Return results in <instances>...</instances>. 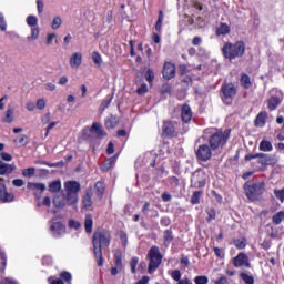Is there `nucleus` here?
<instances>
[{
    "label": "nucleus",
    "mask_w": 284,
    "mask_h": 284,
    "mask_svg": "<svg viewBox=\"0 0 284 284\" xmlns=\"http://www.w3.org/2000/svg\"><path fill=\"white\" fill-rule=\"evenodd\" d=\"M39 27H32L30 36L27 37V41H37V39H39Z\"/></svg>",
    "instance_id": "29"
},
{
    "label": "nucleus",
    "mask_w": 284,
    "mask_h": 284,
    "mask_svg": "<svg viewBox=\"0 0 284 284\" xmlns=\"http://www.w3.org/2000/svg\"><path fill=\"white\" fill-rule=\"evenodd\" d=\"M172 232L170 231H165L164 232V242H165V245H170V243H172Z\"/></svg>",
    "instance_id": "53"
},
{
    "label": "nucleus",
    "mask_w": 284,
    "mask_h": 284,
    "mask_svg": "<svg viewBox=\"0 0 284 284\" xmlns=\"http://www.w3.org/2000/svg\"><path fill=\"white\" fill-rule=\"evenodd\" d=\"M210 282V280L207 278V276L202 275V276H196L194 278V283L195 284H207Z\"/></svg>",
    "instance_id": "45"
},
{
    "label": "nucleus",
    "mask_w": 284,
    "mask_h": 284,
    "mask_svg": "<svg viewBox=\"0 0 284 284\" xmlns=\"http://www.w3.org/2000/svg\"><path fill=\"white\" fill-rule=\"evenodd\" d=\"M65 201H68L65 197L61 195H55L53 197V205L54 207H65Z\"/></svg>",
    "instance_id": "25"
},
{
    "label": "nucleus",
    "mask_w": 284,
    "mask_h": 284,
    "mask_svg": "<svg viewBox=\"0 0 284 284\" xmlns=\"http://www.w3.org/2000/svg\"><path fill=\"white\" fill-rule=\"evenodd\" d=\"M0 201L2 203H12L14 201V193L8 192V187L3 183V178H0Z\"/></svg>",
    "instance_id": "8"
},
{
    "label": "nucleus",
    "mask_w": 284,
    "mask_h": 284,
    "mask_svg": "<svg viewBox=\"0 0 284 284\" xmlns=\"http://www.w3.org/2000/svg\"><path fill=\"white\" fill-rule=\"evenodd\" d=\"M62 23H63V20L61 19V17H54L51 23V28L53 30H59Z\"/></svg>",
    "instance_id": "39"
},
{
    "label": "nucleus",
    "mask_w": 284,
    "mask_h": 284,
    "mask_svg": "<svg viewBox=\"0 0 284 284\" xmlns=\"http://www.w3.org/2000/svg\"><path fill=\"white\" fill-rule=\"evenodd\" d=\"M26 109L28 110V112H34V110H37V104L34 102H28L26 104Z\"/></svg>",
    "instance_id": "60"
},
{
    "label": "nucleus",
    "mask_w": 284,
    "mask_h": 284,
    "mask_svg": "<svg viewBox=\"0 0 284 284\" xmlns=\"http://www.w3.org/2000/svg\"><path fill=\"white\" fill-rule=\"evenodd\" d=\"M82 64H83V53H81L79 51L73 52L69 59L70 68H72V70H79L80 65H82Z\"/></svg>",
    "instance_id": "11"
},
{
    "label": "nucleus",
    "mask_w": 284,
    "mask_h": 284,
    "mask_svg": "<svg viewBox=\"0 0 284 284\" xmlns=\"http://www.w3.org/2000/svg\"><path fill=\"white\" fill-rule=\"evenodd\" d=\"M114 265L111 268L112 276H116V274H120V272L123 270V263L121 262V253L114 254Z\"/></svg>",
    "instance_id": "14"
},
{
    "label": "nucleus",
    "mask_w": 284,
    "mask_h": 284,
    "mask_svg": "<svg viewBox=\"0 0 284 284\" xmlns=\"http://www.w3.org/2000/svg\"><path fill=\"white\" fill-rule=\"evenodd\" d=\"M171 276L174 281H181V271L179 270L173 271Z\"/></svg>",
    "instance_id": "61"
},
{
    "label": "nucleus",
    "mask_w": 284,
    "mask_h": 284,
    "mask_svg": "<svg viewBox=\"0 0 284 284\" xmlns=\"http://www.w3.org/2000/svg\"><path fill=\"white\" fill-rule=\"evenodd\" d=\"M12 185H14V187H23L26 182L22 179H16L12 181Z\"/></svg>",
    "instance_id": "55"
},
{
    "label": "nucleus",
    "mask_w": 284,
    "mask_h": 284,
    "mask_svg": "<svg viewBox=\"0 0 284 284\" xmlns=\"http://www.w3.org/2000/svg\"><path fill=\"white\" fill-rule=\"evenodd\" d=\"M162 130L163 134H165L166 136H173L174 132H176V124H174V122L172 121H165Z\"/></svg>",
    "instance_id": "16"
},
{
    "label": "nucleus",
    "mask_w": 284,
    "mask_h": 284,
    "mask_svg": "<svg viewBox=\"0 0 284 284\" xmlns=\"http://www.w3.org/2000/svg\"><path fill=\"white\" fill-rule=\"evenodd\" d=\"M0 156L2 161H12V155L8 152H1Z\"/></svg>",
    "instance_id": "59"
},
{
    "label": "nucleus",
    "mask_w": 284,
    "mask_h": 284,
    "mask_svg": "<svg viewBox=\"0 0 284 284\" xmlns=\"http://www.w3.org/2000/svg\"><path fill=\"white\" fill-rule=\"evenodd\" d=\"M234 245H235V247H237V250H243L246 244H245V241H244V240H236V241L234 242Z\"/></svg>",
    "instance_id": "57"
},
{
    "label": "nucleus",
    "mask_w": 284,
    "mask_h": 284,
    "mask_svg": "<svg viewBox=\"0 0 284 284\" xmlns=\"http://www.w3.org/2000/svg\"><path fill=\"white\" fill-rule=\"evenodd\" d=\"M93 252L99 267L103 265V250L110 246V233L99 231L93 234Z\"/></svg>",
    "instance_id": "1"
},
{
    "label": "nucleus",
    "mask_w": 284,
    "mask_h": 284,
    "mask_svg": "<svg viewBox=\"0 0 284 284\" xmlns=\"http://www.w3.org/2000/svg\"><path fill=\"white\" fill-rule=\"evenodd\" d=\"M17 170L16 164H8L3 161H0V176H3L4 174H12Z\"/></svg>",
    "instance_id": "17"
},
{
    "label": "nucleus",
    "mask_w": 284,
    "mask_h": 284,
    "mask_svg": "<svg viewBox=\"0 0 284 284\" xmlns=\"http://www.w3.org/2000/svg\"><path fill=\"white\" fill-rule=\"evenodd\" d=\"M27 187L31 190V192H45V184L43 183L29 182Z\"/></svg>",
    "instance_id": "19"
},
{
    "label": "nucleus",
    "mask_w": 284,
    "mask_h": 284,
    "mask_svg": "<svg viewBox=\"0 0 284 284\" xmlns=\"http://www.w3.org/2000/svg\"><path fill=\"white\" fill-rule=\"evenodd\" d=\"M68 81H69L68 77L62 75V77H60L58 83H59V85H68Z\"/></svg>",
    "instance_id": "62"
},
{
    "label": "nucleus",
    "mask_w": 284,
    "mask_h": 284,
    "mask_svg": "<svg viewBox=\"0 0 284 284\" xmlns=\"http://www.w3.org/2000/svg\"><path fill=\"white\" fill-rule=\"evenodd\" d=\"M115 162H116V156L110 158L106 162H104V163L101 165V170H102L103 172H108L109 170L112 169V165H114Z\"/></svg>",
    "instance_id": "26"
},
{
    "label": "nucleus",
    "mask_w": 284,
    "mask_h": 284,
    "mask_svg": "<svg viewBox=\"0 0 284 284\" xmlns=\"http://www.w3.org/2000/svg\"><path fill=\"white\" fill-rule=\"evenodd\" d=\"M240 278H242L245 284H254V276L247 275V273H241Z\"/></svg>",
    "instance_id": "41"
},
{
    "label": "nucleus",
    "mask_w": 284,
    "mask_h": 284,
    "mask_svg": "<svg viewBox=\"0 0 284 284\" xmlns=\"http://www.w3.org/2000/svg\"><path fill=\"white\" fill-rule=\"evenodd\" d=\"M97 196L99 200L103 199V192H105V184L103 182L95 183Z\"/></svg>",
    "instance_id": "30"
},
{
    "label": "nucleus",
    "mask_w": 284,
    "mask_h": 284,
    "mask_svg": "<svg viewBox=\"0 0 284 284\" xmlns=\"http://www.w3.org/2000/svg\"><path fill=\"white\" fill-rule=\"evenodd\" d=\"M231 29L227 26V23H220V26L216 28V36L217 37H225V34H230Z\"/></svg>",
    "instance_id": "20"
},
{
    "label": "nucleus",
    "mask_w": 284,
    "mask_h": 284,
    "mask_svg": "<svg viewBox=\"0 0 284 284\" xmlns=\"http://www.w3.org/2000/svg\"><path fill=\"white\" fill-rule=\"evenodd\" d=\"M45 105H47L45 99H38L37 100L36 108L38 110H45Z\"/></svg>",
    "instance_id": "49"
},
{
    "label": "nucleus",
    "mask_w": 284,
    "mask_h": 284,
    "mask_svg": "<svg viewBox=\"0 0 284 284\" xmlns=\"http://www.w3.org/2000/svg\"><path fill=\"white\" fill-rule=\"evenodd\" d=\"M69 227H72L73 230H79V227H81V223H79L78 221H74V220H70Z\"/></svg>",
    "instance_id": "58"
},
{
    "label": "nucleus",
    "mask_w": 284,
    "mask_h": 284,
    "mask_svg": "<svg viewBox=\"0 0 284 284\" xmlns=\"http://www.w3.org/2000/svg\"><path fill=\"white\" fill-rule=\"evenodd\" d=\"M91 132L93 134H97L98 136H103V129L101 128V124H99V123L92 124Z\"/></svg>",
    "instance_id": "37"
},
{
    "label": "nucleus",
    "mask_w": 284,
    "mask_h": 284,
    "mask_svg": "<svg viewBox=\"0 0 284 284\" xmlns=\"http://www.w3.org/2000/svg\"><path fill=\"white\" fill-rule=\"evenodd\" d=\"M274 150V146L272 145V142L267 140H263L260 143V151L261 152H272Z\"/></svg>",
    "instance_id": "23"
},
{
    "label": "nucleus",
    "mask_w": 284,
    "mask_h": 284,
    "mask_svg": "<svg viewBox=\"0 0 284 284\" xmlns=\"http://www.w3.org/2000/svg\"><path fill=\"white\" fill-rule=\"evenodd\" d=\"M162 74L168 81H170V79H174V77H176V67L171 62H165Z\"/></svg>",
    "instance_id": "12"
},
{
    "label": "nucleus",
    "mask_w": 284,
    "mask_h": 284,
    "mask_svg": "<svg viewBox=\"0 0 284 284\" xmlns=\"http://www.w3.org/2000/svg\"><path fill=\"white\" fill-rule=\"evenodd\" d=\"M1 284H19V283H17V281H14V280H12V278H10V277H7V278H4V280L2 281Z\"/></svg>",
    "instance_id": "63"
},
{
    "label": "nucleus",
    "mask_w": 284,
    "mask_h": 284,
    "mask_svg": "<svg viewBox=\"0 0 284 284\" xmlns=\"http://www.w3.org/2000/svg\"><path fill=\"white\" fill-rule=\"evenodd\" d=\"M215 284H227V277H225V276L220 277V278L215 282Z\"/></svg>",
    "instance_id": "64"
},
{
    "label": "nucleus",
    "mask_w": 284,
    "mask_h": 284,
    "mask_svg": "<svg viewBox=\"0 0 284 284\" xmlns=\"http://www.w3.org/2000/svg\"><path fill=\"white\" fill-rule=\"evenodd\" d=\"M267 118V115H265V113H260L257 116H256V120H255V125L257 128H263V125H265V119Z\"/></svg>",
    "instance_id": "35"
},
{
    "label": "nucleus",
    "mask_w": 284,
    "mask_h": 284,
    "mask_svg": "<svg viewBox=\"0 0 284 284\" xmlns=\"http://www.w3.org/2000/svg\"><path fill=\"white\" fill-rule=\"evenodd\" d=\"M222 92L224 94V101L232 103V99L236 95V87L232 83H226L222 87Z\"/></svg>",
    "instance_id": "9"
},
{
    "label": "nucleus",
    "mask_w": 284,
    "mask_h": 284,
    "mask_svg": "<svg viewBox=\"0 0 284 284\" xmlns=\"http://www.w3.org/2000/svg\"><path fill=\"white\" fill-rule=\"evenodd\" d=\"M274 194H275L276 199H278L283 203V201H284V189L275 190Z\"/></svg>",
    "instance_id": "56"
},
{
    "label": "nucleus",
    "mask_w": 284,
    "mask_h": 284,
    "mask_svg": "<svg viewBox=\"0 0 284 284\" xmlns=\"http://www.w3.org/2000/svg\"><path fill=\"white\" fill-rule=\"evenodd\" d=\"M13 143L17 145V148H26V144L28 143V135H20V138L13 140Z\"/></svg>",
    "instance_id": "27"
},
{
    "label": "nucleus",
    "mask_w": 284,
    "mask_h": 284,
    "mask_svg": "<svg viewBox=\"0 0 284 284\" xmlns=\"http://www.w3.org/2000/svg\"><path fill=\"white\" fill-rule=\"evenodd\" d=\"M227 139H230L229 132H217L213 134L210 139L211 150H219V148H223L225 143H227Z\"/></svg>",
    "instance_id": "6"
},
{
    "label": "nucleus",
    "mask_w": 284,
    "mask_h": 284,
    "mask_svg": "<svg viewBox=\"0 0 284 284\" xmlns=\"http://www.w3.org/2000/svg\"><path fill=\"white\" fill-rule=\"evenodd\" d=\"M119 239H120L122 245L125 247V245H128V234H125V232H120Z\"/></svg>",
    "instance_id": "54"
},
{
    "label": "nucleus",
    "mask_w": 284,
    "mask_h": 284,
    "mask_svg": "<svg viewBox=\"0 0 284 284\" xmlns=\"http://www.w3.org/2000/svg\"><path fill=\"white\" fill-rule=\"evenodd\" d=\"M196 156L200 161H210L212 159V149L207 144H202L196 151Z\"/></svg>",
    "instance_id": "10"
},
{
    "label": "nucleus",
    "mask_w": 284,
    "mask_h": 284,
    "mask_svg": "<svg viewBox=\"0 0 284 284\" xmlns=\"http://www.w3.org/2000/svg\"><path fill=\"white\" fill-rule=\"evenodd\" d=\"M145 80L149 83H152V81H154V71L152 69H149L145 73Z\"/></svg>",
    "instance_id": "51"
},
{
    "label": "nucleus",
    "mask_w": 284,
    "mask_h": 284,
    "mask_svg": "<svg viewBox=\"0 0 284 284\" xmlns=\"http://www.w3.org/2000/svg\"><path fill=\"white\" fill-rule=\"evenodd\" d=\"M116 125H119V118L110 116L106 119L105 128H108V130H112V129L116 128Z\"/></svg>",
    "instance_id": "24"
},
{
    "label": "nucleus",
    "mask_w": 284,
    "mask_h": 284,
    "mask_svg": "<svg viewBox=\"0 0 284 284\" xmlns=\"http://www.w3.org/2000/svg\"><path fill=\"white\" fill-rule=\"evenodd\" d=\"M201 196H203V193L201 191H195L191 196V203L193 205L199 204V202L201 201Z\"/></svg>",
    "instance_id": "40"
},
{
    "label": "nucleus",
    "mask_w": 284,
    "mask_h": 284,
    "mask_svg": "<svg viewBox=\"0 0 284 284\" xmlns=\"http://www.w3.org/2000/svg\"><path fill=\"white\" fill-rule=\"evenodd\" d=\"M14 121V110L13 109H8L6 111V116L3 119L4 123H12Z\"/></svg>",
    "instance_id": "33"
},
{
    "label": "nucleus",
    "mask_w": 284,
    "mask_h": 284,
    "mask_svg": "<svg viewBox=\"0 0 284 284\" xmlns=\"http://www.w3.org/2000/svg\"><path fill=\"white\" fill-rule=\"evenodd\" d=\"M136 93L140 94V97H143V94H148V84L142 83L140 88H138Z\"/></svg>",
    "instance_id": "50"
},
{
    "label": "nucleus",
    "mask_w": 284,
    "mask_h": 284,
    "mask_svg": "<svg viewBox=\"0 0 284 284\" xmlns=\"http://www.w3.org/2000/svg\"><path fill=\"white\" fill-rule=\"evenodd\" d=\"M281 104V100L278 98H271L268 100V110H276Z\"/></svg>",
    "instance_id": "38"
},
{
    "label": "nucleus",
    "mask_w": 284,
    "mask_h": 284,
    "mask_svg": "<svg viewBox=\"0 0 284 284\" xmlns=\"http://www.w3.org/2000/svg\"><path fill=\"white\" fill-rule=\"evenodd\" d=\"M53 41H57V33H48L45 39V45H52Z\"/></svg>",
    "instance_id": "44"
},
{
    "label": "nucleus",
    "mask_w": 284,
    "mask_h": 284,
    "mask_svg": "<svg viewBox=\"0 0 284 284\" xmlns=\"http://www.w3.org/2000/svg\"><path fill=\"white\" fill-rule=\"evenodd\" d=\"M50 231L53 236H61V234L65 233V226L61 222H53L50 226Z\"/></svg>",
    "instance_id": "15"
},
{
    "label": "nucleus",
    "mask_w": 284,
    "mask_h": 284,
    "mask_svg": "<svg viewBox=\"0 0 284 284\" xmlns=\"http://www.w3.org/2000/svg\"><path fill=\"white\" fill-rule=\"evenodd\" d=\"M241 85L246 90H250V88H252V81L250 80V77L247 74H242Z\"/></svg>",
    "instance_id": "31"
},
{
    "label": "nucleus",
    "mask_w": 284,
    "mask_h": 284,
    "mask_svg": "<svg viewBox=\"0 0 284 284\" xmlns=\"http://www.w3.org/2000/svg\"><path fill=\"white\" fill-rule=\"evenodd\" d=\"M234 267H250V258L245 253H240L233 258Z\"/></svg>",
    "instance_id": "13"
},
{
    "label": "nucleus",
    "mask_w": 284,
    "mask_h": 284,
    "mask_svg": "<svg viewBox=\"0 0 284 284\" xmlns=\"http://www.w3.org/2000/svg\"><path fill=\"white\" fill-rule=\"evenodd\" d=\"M149 274H152L153 272L156 271V268L161 265L162 256L161 252L159 251V247L152 246L150 252H149Z\"/></svg>",
    "instance_id": "5"
},
{
    "label": "nucleus",
    "mask_w": 284,
    "mask_h": 284,
    "mask_svg": "<svg viewBox=\"0 0 284 284\" xmlns=\"http://www.w3.org/2000/svg\"><path fill=\"white\" fill-rule=\"evenodd\" d=\"M283 219H284V212H283V211H280L278 213H276V214L273 216V223H275V225H280V223L283 222Z\"/></svg>",
    "instance_id": "42"
},
{
    "label": "nucleus",
    "mask_w": 284,
    "mask_h": 284,
    "mask_svg": "<svg viewBox=\"0 0 284 284\" xmlns=\"http://www.w3.org/2000/svg\"><path fill=\"white\" fill-rule=\"evenodd\" d=\"M34 174H37L36 168H28V169L22 170V176H24L26 179H30V178L34 176Z\"/></svg>",
    "instance_id": "36"
},
{
    "label": "nucleus",
    "mask_w": 284,
    "mask_h": 284,
    "mask_svg": "<svg viewBox=\"0 0 284 284\" xmlns=\"http://www.w3.org/2000/svg\"><path fill=\"white\" fill-rule=\"evenodd\" d=\"M92 225H94V222L92 221V215H87L84 220V227L88 234H92Z\"/></svg>",
    "instance_id": "28"
},
{
    "label": "nucleus",
    "mask_w": 284,
    "mask_h": 284,
    "mask_svg": "<svg viewBox=\"0 0 284 284\" xmlns=\"http://www.w3.org/2000/svg\"><path fill=\"white\" fill-rule=\"evenodd\" d=\"M38 24H39V18H37L36 16L27 17V26H29V28H38L37 27Z\"/></svg>",
    "instance_id": "34"
},
{
    "label": "nucleus",
    "mask_w": 284,
    "mask_h": 284,
    "mask_svg": "<svg viewBox=\"0 0 284 284\" xmlns=\"http://www.w3.org/2000/svg\"><path fill=\"white\" fill-rule=\"evenodd\" d=\"M61 191V181L57 180L49 184V192H60Z\"/></svg>",
    "instance_id": "32"
},
{
    "label": "nucleus",
    "mask_w": 284,
    "mask_h": 284,
    "mask_svg": "<svg viewBox=\"0 0 284 284\" xmlns=\"http://www.w3.org/2000/svg\"><path fill=\"white\" fill-rule=\"evenodd\" d=\"M91 59L97 68H101V65H103V57L101 53L93 51L91 53Z\"/></svg>",
    "instance_id": "21"
},
{
    "label": "nucleus",
    "mask_w": 284,
    "mask_h": 284,
    "mask_svg": "<svg viewBox=\"0 0 284 284\" xmlns=\"http://www.w3.org/2000/svg\"><path fill=\"white\" fill-rule=\"evenodd\" d=\"M0 30L2 32H6V30H8V23L6 22V17H3V13H0Z\"/></svg>",
    "instance_id": "46"
},
{
    "label": "nucleus",
    "mask_w": 284,
    "mask_h": 284,
    "mask_svg": "<svg viewBox=\"0 0 284 284\" xmlns=\"http://www.w3.org/2000/svg\"><path fill=\"white\" fill-rule=\"evenodd\" d=\"M130 265H131V272H132V274H136V266L139 265V257H133V258L131 260Z\"/></svg>",
    "instance_id": "48"
},
{
    "label": "nucleus",
    "mask_w": 284,
    "mask_h": 284,
    "mask_svg": "<svg viewBox=\"0 0 284 284\" xmlns=\"http://www.w3.org/2000/svg\"><path fill=\"white\" fill-rule=\"evenodd\" d=\"M83 207H92V190H88L87 193L83 196Z\"/></svg>",
    "instance_id": "22"
},
{
    "label": "nucleus",
    "mask_w": 284,
    "mask_h": 284,
    "mask_svg": "<svg viewBox=\"0 0 284 284\" xmlns=\"http://www.w3.org/2000/svg\"><path fill=\"white\" fill-rule=\"evenodd\" d=\"M265 187V184L263 182L258 183H252L247 182L245 184V194L250 201H256L261 194H263V189Z\"/></svg>",
    "instance_id": "4"
},
{
    "label": "nucleus",
    "mask_w": 284,
    "mask_h": 284,
    "mask_svg": "<svg viewBox=\"0 0 284 284\" xmlns=\"http://www.w3.org/2000/svg\"><path fill=\"white\" fill-rule=\"evenodd\" d=\"M181 116L184 123H190V121H192V109L190 108V105L184 104L182 106Z\"/></svg>",
    "instance_id": "18"
},
{
    "label": "nucleus",
    "mask_w": 284,
    "mask_h": 284,
    "mask_svg": "<svg viewBox=\"0 0 284 284\" xmlns=\"http://www.w3.org/2000/svg\"><path fill=\"white\" fill-rule=\"evenodd\" d=\"M64 189L67 191V203L68 205H74L79 201V190H81V184L75 181H68L64 183Z\"/></svg>",
    "instance_id": "3"
},
{
    "label": "nucleus",
    "mask_w": 284,
    "mask_h": 284,
    "mask_svg": "<svg viewBox=\"0 0 284 284\" xmlns=\"http://www.w3.org/2000/svg\"><path fill=\"white\" fill-rule=\"evenodd\" d=\"M222 54L225 59H241L245 54V43L237 41L235 43L226 42L222 48Z\"/></svg>",
    "instance_id": "2"
},
{
    "label": "nucleus",
    "mask_w": 284,
    "mask_h": 284,
    "mask_svg": "<svg viewBox=\"0 0 284 284\" xmlns=\"http://www.w3.org/2000/svg\"><path fill=\"white\" fill-rule=\"evenodd\" d=\"M44 90H47V92H54V90H57V84H54V82H47L44 84Z\"/></svg>",
    "instance_id": "52"
},
{
    "label": "nucleus",
    "mask_w": 284,
    "mask_h": 284,
    "mask_svg": "<svg viewBox=\"0 0 284 284\" xmlns=\"http://www.w3.org/2000/svg\"><path fill=\"white\" fill-rule=\"evenodd\" d=\"M60 278H63L68 284H72V274L63 272L60 274Z\"/></svg>",
    "instance_id": "47"
},
{
    "label": "nucleus",
    "mask_w": 284,
    "mask_h": 284,
    "mask_svg": "<svg viewBox=\"0 0 284 284\" xmlns=\"http://www.w3.org/2000/svg\"><path fill=\"white\" fill-rule=\"evenodd\" d=\"M162 26H163V11H160V12H159L158 21H156V23H155V30H156V32H161Z\"/></svg>",
    "instance_id": "43"
},
{
    "label": "nucleus",
    "mask_w": 284,
    "mask_h": 284,
    "mask_svg": "<svg viewBox=\"0 0 284 284\" xmlns=\"http://www.w3.org/2000/svg\"><path fill=\"white\" fill-rule=\"evenodd\" d=\"M191 183L195 187H205V183H207V174L205 171L201 169L195 171L192 175Z\"/></svg>",
    "instance_id": "7"
}]
</instances>
